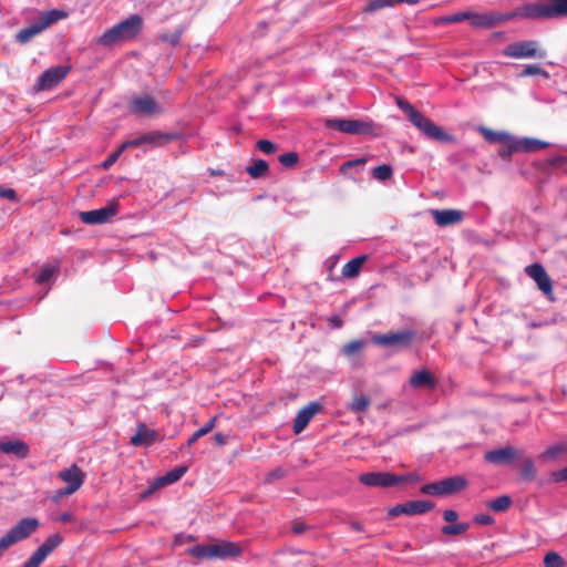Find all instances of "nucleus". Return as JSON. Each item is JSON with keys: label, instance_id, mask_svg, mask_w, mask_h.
<instances>
[{"label": "nucleus", "instance_id": "47", "mask_svg": "<svg viewBox=\"0 0 567 567\" xmlns=\"http://www.w3.org/2000/svg\"><path fill=\"white\" fill-rule=\"evenodd\" d=\"M124 151L125 150H122V144H121L120 147L116 151H114L113 153H111L106 157V159L103 162V164H102L103 168L109 169L111 166H113Z\"/></svg>", "mask_w": 567, "mask_h": 567}, {"label": "nucleus", "instance_id": "17", "mask_svg": "<svg viewBox=\"0 0 567 567\" xmlns=\"http://www.w3.org/2000/svg\"><path fill=\"white\" fill-rule=\"evenodd\" d=\"M130 110L133 113L152 116L162 112L155 99L148 94L135 96L130 102Z\"/></svg>", "mask_w": 567, "mask_h": 567}, {"label": "nucleus", "instance_id": "58", "mask_svg": "<svg viewBox=\"0 0 567 567\" xmlns=\"http://www.w3.org/2000/svg\"><path fill=\"white\" fill-rule=\"evenodd\" d=\"M329 322L330 324L333 327V328H341L342 324H343V321L341 320V318L337 315L332 316L329 318Z\"/></svg>", "mask_w": 567, "mask_h": 567}, {"label": "nucleus", "instance_id": "15", "mask_svg": "<svg viewBox=\"0 0 567 567\" xmlns=\"http://www.w3.org/2000/svg\"><path fill=\"white\" fill-rule=\"evenodd\" d=\"M434 508V504L430 501H409L398 504L388 511L390 517H398L400 515H422Z\"/></svg>", "mask_w": 567, "mask_h": 567}, {"label": "nucleus", "instance_id": "57", "mask_svg": "<svg viewBox=\"0 0 567 567\" xmlns=\"http://www.w3.org/2000/svg\"><path fill=\"white\" fill-rule=\"evenodd\" d=\"M59 520L62 523H73L75 522V517L70 512H64L60 515Z\"/></svg>", "mask_w": 567, "mask_h": 567}, {"label": "nucleus", "instance_id": "1", "mask_svg": "<svg viewBox=\"0 0 567 567\" xmlns=\"http://www.w3.org/2000/svg\"><path fill=\"white\" fill-rule=\"evenodd\" d=\"M471 24L477 29H489L499 23L520 18L527 20H559L567 18V0H536L506 13L468 11Z\"/></svg>", "mask_w": 567, "mask_h": 567}, {"label": "nucleus", "instance_id": "60", "mask_svg": "<svg viewBox=\"0 0 567 567\" xmlns=\"http://www.w3.org/2000/svg\"><path fill=\"white\" fill-rule=\"evenodd\" d=\"M350 527L355 532H363V525L359 522L352 520L349 523Z\"/></svg>", "mask_w": 567, "mask_h": 567}, {"label": "nucleus", "instance_id": "28", "mask_svg": "<svg viewBox=\"0 0 567 567\" xmlns=\"http://www.w3.org/2000/svg\"><path fill=\"white\" fill-rule=\"evenodd\" d=\"M368 257L365 255H362L346 262L344 266L342 267V276L346 278L358 277Z\"/></svg>", "mask_w": 567, "mask_h": 567}, {"label": "nucleus", "instance_id": "55", "mask_svg": "<svg viewBox=\"0 0 567 567\" xmlns=\"http://www.w3.org/2000/svg\"><path fill=\"white\" fill-rule=\"evenodd\" d=\"M43 560H41L37 555L32 554V556L23 564L22 567H39Z\"/></svg>", "mask_w": 567, "mask_h": 567}, {"label": "nucleus", "instance_id": "50", "mask_svg": "<svg viewBox=\"0 0 567 567\" xmlns=\"http://www.w3.org/2000/svg\"><path fill=\"white\" fill-rule=\"evenodd\" d=\"M474 523L480 525H492L494 524V518L487 514H478L473 517Z\"/></svg>", "mask_w": 567, "mask_h": 567}, {"label": "nucleus", "instance_id": "36", "mask_svg": "<svg viewBox=\"0 0 567 567\" xmlns=\"http://www.w3.org/2000/svg\"><path fill=\"white\" fill-rule=\"evenodd\" d=\"M269 169V165L264 159H256L250 166L246 168L247 173L252 178H259L264 176Z\"/></svg>", "mask_w": 567, "mask_h": 567}, {"label": "nucleus", "instance_id": "61", "mask_svg": "<svg viewBox=\"0 0 567 567\" xmlns=\"http://www.w3.org/2000/svg\"><path fill=\"white\" fill-rule=\"evenodd\" d=\"M71 494H72V493H64V488H63V489H59V491H56V493H55L54 499H58V498H60V497H62V496L71 495Z\"/></svg>", "mask_w": 567, "mask_h": 567}, {"label": "nucleus", "instance_id": "31", "mask_svg": "<svg viewBox=\"0 0 567 567\" xmlns=\"http://www.w3.org/2000/svg\"><path fill=\"white\" fill-rule=\"evenodd\" d=\"M518 143L516 148H520L522 152L526 153L544 150L549 145L547 142L537 138H523L518 140Z\"/></svg>", "mask_w": 567, "mask_h": 567}, {"label": "nucleus", "instance_id": "56", "mask_svg": "<svg viewBox=\"0 0 567 567\" xmlns=\"http://www.w3.org/2000/svg\"><path fill=\"white\" fill-rule=\"evenodd\" d=\"M0 196L13 200L16 199V192L12 188L0 187Z\"/></svg>", "mask_w": 567, "mask_h": 567}, {"label": "nucleus", "instance_id": "30", "mask_svg": "<svg viewBox=\"0 0 567 567\" xmlns=\"http://www.w3.org/2000/svg\"><path fill=\"white\" fill-rule=\"evenodd\" d=\"M59 262L43 266L38 276L35 277V282L39 285H43L51 281L59 274Z\"/></svg>", "mask_w": 567, "mask_h": 567}, {"label": "nucleus", "instance_id": "48", "mask_svg": "<svg viewBox=\"0 0 567 567\" xmlns=\"http://www.w3.org/2000/svg\"><path fill=\"white\" fill-rule=\"evenodd\" d=\"M257 148L265 154H272L277 150L276 145L269 140H259Z\"/></svg>", "mask_w": 567, "mask_h": 567}, {"label": "nucleus", "instance_id": "29", "mask_svg": "<svg viewBox=\"0 0 567 567\" xmlns=\"http://www.w3.org/2000/svg\"><path fill=\"white\" fill-rule=\"evenodd\" d=\"M187 466H177L167 472L165 475L158 477L156 481V485L162 487L165 485L173 484L177 482L187 472Z\"/></svg>", "mask_w": 567, "mask_h": 567}, {"label": "nucleus", "instance_id": "13", "mask_svg": "<svg viewBox=\"0 0 567 567\" xmlns=\"http://www.w3.org/2000/svg\"><path fill=\"white\" fill-rule=\"evenodd\" d=\"M70 72L69 66L58 65L45 70L34 84L37 92L55 87Z\"/></svg>", "mask_w": 567, "mask_h": 567}, {"label": "nucleus", "instance_id": "18", "mask_svg": "<svg viewBox=\"0 0 567 567\" xmlns=\"http://www.w3.org/2000/svg\"><path fill=\"white\" fill-rule=\"evenodd\" d=\"M58 477L68 483L64 493H75L83 484L84 474L81 468L73 464L69 468L60 471Z\"/></svg>", "mask_w": 567, "mask_h": 567}, {"label": "nucleus", "instance_id": "16", "mask_svg": "<svg viewBox=\"0 0 567 567\" xmlns=\"http://www.w3.org/2000/svg\"><path fill=\"white\" fill-rule=\"evenodd\" d=\"M522 456V451L512 445H506L501 449L491 450L485 453L484 460L487 463L495 465L511 464L516 458Z\"/></svg>", "mask_w": 567, "mask_h": 567}, {"label": "nucleus", "instance_id": "6", "mask_svg": "<svg viewBox=\"0 0 567 567\" xmlns=\"http://www.w3.org/2000/svg\"><path fill=\"white\" fill-rule=\"evenodd\" d=\"M467 485L468 481L464 476L455 475L425 484L420 491L425 495L444 497L464 491Z\"/></svg>", "mask_w": 567, "mask_h": 567}, {"label": "nucleus", "instance_id": "44", "mask_svg": "<svg viewBox=\"0 0 567 567\" xmlns=\"http://www.w3.org/2000/svg\"><path fill=\"white\" fill-rule=\"evenodd\" d=\"M364 347V342L361 340H352L343 346V353L348 357H351L358 352H360Z\"/></svg>", "mask_w": 567, "mask_h": 567}, {"label": "nucleus", "instance_id": "33", "mask_svg": "<svg viewBox=\"0 0 567 567\" xmlns=\"http://www.w3.org/2000/svg\"><path fill=\"white\" fill-rule=\"evenodd\" d=\"M371 404V400L368 395L359 394L355 395L348 405V410L352 413H363Z\"/></svg>", "mask_w": 567, "mask_h": 567}, {"label": "nucleus", "instance_id": "24", "mask_svg": "<svg viewBox=\"0 0 567 567\" xmlns=\"http://www.w3.org/2000/svg\"><path fill=\"white\" fill-rule=\"evenodd\" d=\"M0 452L24 458L28 455L29 446L21 440L2 441L0 442Z\"/></svg>", "mask_w": 567, "mask_h": 567}, {"label": "nucleus", "instance_id": "8", "mask_svg": "<svg viewBox=\"0 0 567 567\" xmlns=\"http://www.w3.org/2000/svg\"><path fill=\"white\" fill-rule=\"evenodd\" d=\"M415 336L413 330L403 329L394 332L373 334L371 340L375 346L402 350L411 347Z\"/></svg>", "mask_w": 567, "mask_h": 567}, {"label": "nucleus", "instance_id": "3", "mask_svg": "<svg viewBox=\"0 0 567 567\" xmlns=\"http://www.w3.org/2000/svg\"><path fill=\"white\" fill-rule=\"evenodd\" d=\"M144 21L140 14H132L120 23L105 30L97 39V43L109 47L136 38L143 30Z\"/></svg>", "mask_w": 567, "mask_h": 567}, {"label": "nucleus", "instance_id": "2", "mask_svg": "<svg viewBox=\"0 0 567 567\" xmlns=\"http://www.w3.org/2000/svg\"><path fill=\"white\" fill-rule=\"evenodd\" d=\"M395 102L398 107L405 113L409 121L427 138L444 143H451L455 141L453 135L446 133L441 126L436 125L433 121L424 116L406 100L396 97Z\"/></svg>", "mask_w": 567, "mask_h": 567}, {"label": "nucleus", "instance_id": "49", "mask_svg": "<svg viewBox=\"0 0 567 567\" xmlns=\"http://www.w3.org/2000/svg\"><path fill=\"white\" fill-rule=\"evenodd\" d=\"M367 162L365 158H357V159H352V161H348V162H344L341 166H340V172L342 174H347V171L351 167H355V166H361V165H364Z\"/></svg>", "mask_w": 567, "mask_h": 567}, {"label": "nucleus", "instance_id": "4", "mask_svg": "<svg viewBox=\"0 0 567 567\" xmlns=\"http://www.w3.org/2000/svg\"><path fill=\"white\" fill-rule=\"evenodd\" d=\"M188 554L198 559H225L239 556L241 547L237 543L221 542L218 544L194 546L188 549Z\"/></svg>", "mask_w": 567, "mask_h": 567}, {"label": "nucleus", "instance_id": "35", "mask_svg": "<svg viewBox=\"0 0 567 567\" xmlns=\"http://www.w3.org/2000/svg\"><path fill=\"white\" fill-rule=\"evenodd\" d=\"M512 498L508 495H502L487 503V507L496 513L506 512L512 506Z\"/></svg>", "mask_w": 567, "mask_h": 567}, {"label": "nucleus", "instance_id": "19", "mask_svg": "<svg viewBox=\"0 0 567 567\" xmlns=\"http://www.w3.org/2000/svg\"><path fill=\"white\" fill-rule=\"evenodd\" d=\"M526 274L535 280L538 288L545 293L550 295L553 292L551 280L546 272L545 268L540 264H532L526 267Z\"/></svg>", "mask_w": 567, "mask_h": 567}, {"label": "nucleus", "instance_id": "32", "mask_svg": "<svg viewBox=\"0 0 567 567\" xmlns=\"http://www.w3.org/2000/svg\"><path fill=\"white\" fill-rule=\"evenodd\" d=\"M216 422H217V416H213L212 419H209L204 426H202L200 429H198L197 431H195L192 436L187 440L186 442V446L187 447H190L192 445H194L200 437L205 436L206 434H208L216 425Z\"/></svg>", "mask_w": 567, "mask_h": 567}, {"label": "nucleus", "instance_id": "53", "mask_svg": "<svg viewBox=\"0 0 567 567\" xmlns=\"http://www.w3.org/2000/svg\"><path fill=\"white\" fill-rule=\"evenodd\" d=\"M551 478L554 482H564L567 481V467H564L559 471H555L551 473Z\"/></svg>", "mask_w": 567, "mask_h": 567}, {"label": "nucleus", "instance_id": "45", "mask_svg": "<svg viewBox=\"0 0 567 567\" xmlns=\"http://www.w3.org/2000/svg\"><path fill=\"white\" fill-rule=\"evenodd\" d=\"M299 156L296 152L281 154L278 157L279 163L285 167H293L298 163Z\"/></svg>", "mask_w": 567, "mask_h": 567}, {"label": "nucleus", "instance_id": "26", "mask_svg": "<svg viewBox=\"0 0 567 567\" xmlns=\"http://www.w3.org/2000/svg\"><path fill=\"white\" fill-rule=\"evenodd\" d=\"M408 3L410 6H415L419 3V0H370L369 3L363 9L365 13H372L378 10L390 8L395 4Z\"/></svg>", "mask_w": 567, "mask_h": 567}, {"label": "nucleus", "instance_id": "21", "mask_svg": "<svg viewBox=\"0 0 567 567\" xmlns=\"http://www.w3.org/2000/svg\"><path fill=\"white\" fill-rule=\"evenodd\" d=\"M432 216L440 227L460 224L463 220V213L457 209H434Z\"/></svg>", "mask_w": 567, "mask_h": 567}, {"label": "nucleus", "instance_id": "34", "mask_svg": "<svg viewBox=\"0 0 567 567\" xmlns=\"http://www.w3.org/2000/svg\"><path fill=\"white\" fill-rule=\"evenodd\" d=\"M481 133L484 136V138L489 143H505L506 141H509L512 135H509L506 132H498L493 131L491 128L482 127Z\"/></svg>", "mask_w": 567, "mask_h": 567}, {"label": "nucleus", "instance_id": "14", "mask_svg": "<svg viewBox=\"0 0 567 567\" xmlns=\"http://www.w3.org/2000/svg\"><path fill=\"white\" fill-rule=\"evenodd\" d=\"M174 138L175 135L154 131L145 133L133 140L125 141L124 143H122V150H127L130 147H138L142 145H150L152 147L162 146Z\"/></svg>", "mask_w": 567, "mask_h": 567}, {"label": "nucleus", "instance_id": "59", "mask_svg": "<svg viewBox=\"0 0 567 567\" xmlns=\"http://www.w3.org/2000/svg\"><path fill=\"white\" fill-rule=\"evenodd\" d=\"M214 439H215V442H216L217 445L223 446V445H225L227 443V437L224 434H221V433L215 434Z\"/></svg>", "mask_w": 567, "mask_h": 567}, {"label": "nucleus", "instance_id": "9", "mask_svg": "<svg viewBox=\"0 0 567 567\" xmlns=\"http://www.w3.org/2000/svg\"><path fill=\"white\" fill-rule=\"evenodd\" d=\"M503 54L512 59H544L546 51L540 48L538 41H517L505 47Z\"/></svg>", "mask_w": 567, "mask_h": 567}, {"label": "nucleus", "instance_id": "39", "mask_svg": "<svg viewBox=\"0 0 567 567\" xmlns=\"http://www.w3.org/2000/svg\"><path fill=\"white\" fill-rule=\"evenodd\" d=\"M518 144V140L512 136L509 141L503 143V146L498 150L499 156L503 158H508L513 153L522 152L520 148H516Z\"/></svg>", "mask_w": 567, "mask_h": 567}, {"label": "nucleus", "instance_id": "12", "mask_svg": "<svg viewBox=\"0 0 567 567\" xmlns=\"http://www.w3.org/2000/svg\"><path fill=\"white\" fill-rule=\"evenodd\" d=\"M324 126L348 134H367L372 131V125L359 120L326 118Z\"/></svg>", "mask_w": 567, "mask_h": 567}, {"label": "nucleus", "instance_id": "22", "mask_svg": "<svg viewBox=\"0 0 567 567\" xmlns=\"http://www.w3.org/2000/svg\"><path fill=\"white\" fill-rule=\"evenodd\" d=\"M156 432L148 429L145 424H138L136 433L131 437V444L134 446L151 445L156 440Z\"/></svg>", "mask_w": 567, "mask_h": 567}, {"label": "nucleus", "instance_id": "54", "mask_svg": "<svg viewBox=\"0 0 567 567\" xmlns=\"http://www.w3.org/2000/svg\"><path fill=\"white\" fill-rule=\"evenodd\" d=\"M443 518L449 523H454L458 518V513L454 509H446L443 513Z\"/></svg>", "mask_w": 567, "mask_h": 567}, {"label": "nucleus", "instance_id": "7", "mask_svg": "<svg viewBox=\"0 0 567 567\" xmlns=\"http://www.w3.org/2000/svg\"><path fill=\"white\" fill-rule=\"evenodd\" d=\"M39 527L37 518H22L9 532L0 538V558L4 551L12 545L28 538Z\"/></svg>", "mask_w": 567, "mask_h": 567}, {"label": "nucleus", "instance_id": "27", "mask_svg": "<svg viewBox=\"0 0 567 567\" xmlns=\"http://www.w3.org/2000/svg\"><path fill=\"white\" fill-rule=\"evenodd\" d=\"M563 455H567V441L549 446L540 453L539 458L544 462H550L559 460Z\"/></svg>", "mask_w": 567, "mask_h": 567}, {"label": "nucleus", "instance_id": "23", "mask_svg": "<svg viewBox=\"0 0 567 567\" xmlns=\"http://www.w3.org/2000/svg\"><path fill=\"white\" fill-rule=\"evenodd\" d=\"M410 385L414 389H420V388L434 389L436 385V380L430 371L421 370V371L414 372L411 375Z\"/></svg>", "mask_w": 567, "mask_h": 567}, {"label": "nucleus", "instance_id": "43", "mask_svg": "<svg viewBox=\"0 0 567 567\" xmlns=\"http://www.w3.org/2000/svg\"><path fill=\"white\" fill-rule=\"evenodd\" d=\"M522 78L530 76V75H544L548 78V73L537 64H528L526 65L519 74Z\"/></svg>", "mask_w": 567, "mask_h": 567}, {"label": "nucleus", "instance_id": "52", "mask_svg": "<svg viewBox=\"0 0 567 567\" xmlns=\"http://www.w3.org/2000/svg\"><path fill=\"white\" fill-rule=\"evenodd\" d=\"M286 472L284 468L281 467H277L275 468L274 471H271L268 475H267V478L266 481L267 482H271L274 480H279V478H282L285 476Z\"/></svg>", "mask_w": 567, "mask_h": 567}, {"label": "nucleus", "instance_id": "62", "mask_svg": "<svg viewBox=\"0 0 567 567\" xmlns=\"http://www.w3.org/2000/svg\"><path fill=\"white\" fill-rule=\"evenodd\" d=\"M408 475H411V477L405 483H413L419 481V476L414 473H409Z\"/></svg>", "mask_w": 567, "mask_h": 567}, {"label": "nucleus", "instance_id": "25", "mask_svg": "<svg viewBox=\"0 0 567 567\" xmlns=\"http://www.w3.org/2000/svg\"><path fill=\"white\" fill-rule=\"evenodd\" d=\"M63 538L60 534L50 535L33 553L41 560H44L61 543Z\"/></svg>", "mask_w": 567, "mask_h": 567}, {"label": "nucleus", "instance_id": "11", "mask_svg": "<svg viewBox=\"0 0 567 567\" xmlns=\"http://www.w3.org/2000/svg\"><path fill=\"white\" fill-rule=\"evenodd\" d=\"M120 204L117 199H113L105 207L81 212L80 219L86 225H101L110 221L118 213Z\"/></svg>", "mask_w": 567, "mask_h": 567}, {"label": "nucleus", "instance_id": "42", "mask_svg": "<svg viewBox=\"0 0 567 567\" xmlns=\"http://www.w3.org/2000/svg\"><path fill=\"white\" fill-rule=\"evenodd\" d=\"M183 29H177L174 32H167L159 34V40L165 43H169L172 47H177L181 42Z\"/></svg>", "mask_w": 567, "mask_h": 567}, {"label": "nucleus", "instance_id": "37", "mask_svg": "<svg viewBox=\"0 0 567 567\" xmlns=\"http://www.w3.org/2000/svg\"><path fill=\"white\" fill-rule=\"evenodd\" d=\"M520 477L524 481L530 482L534 481L536 477V467L534 464V461L532 457H526L523 461L520 471H519Z\"/></svg>", "mask_w": 567, "mask_h": 567}, {"label": "nucleus", "instance_id": "51", "mask_svg": "<svg viewBox=\"0 0 567 567\" xmlns=\"http://www.w3.org/2000/svg\"><path fill=\"white\" fill-rule=\"evenodd\" d=\"M309 529V526L300 520H293L291 524V530L296 535H300Z\"/></svg>", "mask_w": 567, "mask_h": 567}, {"label": "nucleus", "instance_id": "41", "mask_svg": "<svg viewBox=\"0 0 567 567\" xmlns=\"http://www.w3.org/2000/svg\"><path fill=\"white\" fill-rule=\"evenodd\" d=\"M468 528L470 525L467 523H458L443 526L442 533L446 536H456L465 533Z\"/></svg>", "mask_w": 567, "mask_h": 567}, {"label": "nucleus", "instance_id": "20", "mask_svg": "<svg viewBox=\"0 0 567 567\" xmlns=\"http://www.w3.org/2000/svg\"><path fill=\"white\" fill-rule=\"evenodd\" d=\"M321 410V404L318 402H311L308 405L303 406L296 415L293 421V432L296 434L301 433L311 419Z\"/></svg>", "mask_w": 567, "mask_h": 567}, {"label": "nucleus", "instance_id": "5", "mask_svg": "<svg viewBox=\"0 0 567 567\" xmlns=\"http://www.w3.org/2000/svg\"><path fill=\"white\" fill-rule=\"evenodd\" d=\"M68 13L63 10H49L45 12H42L39 17V20L23 29H21L16 34V40L19 43H27L38 34H40L42 31H44L47 28L51 27L55 22L66 18Z\"/></svg>", "mask_w": 567, "mask_h": 567}, {"label": "nucleus", "instance_id": "46", "mask_svg": "<svg viewBox=\"0 0 567 567\" xmlns=\"http://www.w3.org/2000/svg\"><path fill=\"white\" fill-rule=\"evenodd\" d=\"M468 17H470L468 11L457 12V13L441 18V22L442 23H458V22L466 20Z\"/></svg>", "mask_w": 567, "mask_h": 567}, {"label": "nucleus", "instance_id": "40", "mask_svg": "<svg viewBox=\"0 0 567 567\" xmlns=\"http://www.w3.org/2000/svg\"><path fill=\"white\" fill-rule=\"evenodd\" d=\"M393 171L390 165L382 164L373 168L372 176L381 182L388 181L392 177Z\"/></svg>", "mask_w": 567, "mask_h": 567}, {"label": "nucleus", "instance_id": "38", "mask_svg": "<svg viewBox=\"0 0 567 567\" xmlns=\"http://www.w3.org/2000/svg\"><path fill=\"white\" fill-rule=\"evenodd\" d=\"M544 567H566V560L556 551H548L543 559Z\"/></svg>", "mask_w": 567, "mask_h": 567}, {"label": "nucleus", "instance_id": "10", "mask_svg": "<svg viewBox=\"0 0 567 567\" xmlns=\"http://www.w3.org/2000/svg\"><path fill=\"white\" fill-rule=\"evenodd\" d=\"M411 475H396L390 472H370L359 476L360 483L367 486L391 487L406 482Z\"/></svg>", "mask_w": 567, "mask_h": 567}]
</instances>
